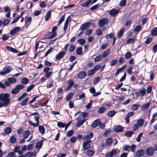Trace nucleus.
<instances>
[{
  "label": "nucleus",
  "mask_w": 157,
  "mask_h": 157,
  "mask_svg": "<svg viewBox=\"0 0 157 157\" xmlns=\"http://www.w3.org/2000/svg\"><path fill=\"white\" fill-rule=\"evenodd\" d=\"M10 95L7 93L0 94V100L6 105H8L10 102L9 99Z\"/></svg>",
  "instance_id": "nucleus-1"
},
{
  "label": "nucleus",
  "mask_w": 157,
  "mask_h": 157,
  "mask_svg": "<svg viewBox=\"0 0 157 157\" xmlns=\"http://www.w3.org/2000/svg\"><path fill=\"white\" fill-rule=\"evenodd\" d=\"M12 69L11 66H6L3 68L4 71L0 72V74L2 75L6 74L10 72Z\"/></svg>",
  "instance_id": "nucleus-2"
},
{
  "label": "nucleus",
  "mask_w": 157,
  "mask_h": 157,
  "mask_svg": "<svg viewBox=\"0 0 157 157\" xmlns=\"http://www.w3.org/2000/svg\"><path fill=\"white\" fill-rule=\"evenodd\" d=\"M108 22V19L106 18H103L98 22L99 27L101 28Z\"/></svg>",
  "instance_id": "nucleus-3"
},
{
  "label": "nucleus",
  "mask_w": 157,
  "mask_h": 157,
  "mask_svg": "<svg viewBox=\"0 0 157 157\" xmlns=\"http://www.w3.org/2000/svg\"><path fill=\"white\" fill-rule=\"evenodd\" d=\"M40 117L38 116H35L34 117V119L35 121L36 122V123H34L33 122L31 121H29V124L32 125L34 127H36L38 126L39 123V119Z\"/></svg>",
  "instance_id": "nucleus-4"
},
{
  "label": "nucleus",
  "mask_w": 157,
  "mask_h": 157,
  "mask_svg": "<svg viewBox=\"0 0 157 157\" xmlns=\"http://www.w3.org/2000/svg\"><path fill=\"white\" fill-rule=\"evenodd\" d=\"M92 142L91 140H89L85 141L83 144V146L84 150H87L90 148L89 144Z\"/></svg>",
  "instance_id": "nucleus-5"
},
{
  "label": "nucleus",
  "mask_w": 157,
  "mask_h": 157,
  "mask_svg": "<svg viewBox=\"0 0 157 157\" xmlns=\"http://www.w3.org/2000/svg\"><path fill=\"white\" fill-rule=\"evenodd\" d=\"M154 149L151 147H148L146 150L147 154L149 156L152 155L154 153Z\"/></svg>",
  "instance_id": "nucleus-6"
},
{
  "label": "nucleus",
  "mask_w": 157,
  "mask_h": 157,
  "mask_svg": "<svg viewBox=\"0 0 157 157\" xmlns=\"http://www.w3.org/2000/svg\"><path fill=\"white\" fill-rule=\"evenodd\" d=\"M119 12V10H116L115 9H113L110 11L109 14L110 15L112 16H114L118 13Z\"/></svg>",
  "instance_id": "nucleus-7"
},
{
  "label": "nucleus",
  "mask_w": 157,
  "mask_h": 157,
  "mask_svg": "<svg viewBox=\"0 0 157 157\" xmlns=\"http://www.w3.org/2000/svg\"><path fill=\"white\" fill-rule=\"evenodd\" d=\"M91 25L90 23H86L82 25L80 27V29L82 30H84L88 28L90 25Z\"/></svg>",
  "instance_id": "nucleus-8"
},
{
  "label": "nucleus",
  "mask_w": 157,
  "mask_h": 157,
  "mask_svg": "<svg viewBox=\"0 0 157 157\" xmlns=\"http://www.w3.org/2000/svg\"><path fill=\"white\" fill-rule=\"evenodd\" d=\"M144 154V152L143 150H138L134 155L135 157H140Z\"/></svg>",
  "instance_id": "nucleus-9"
},
{
  "label": "nucleus",
  "mask_w": 157,
  "mask_h": 157,
  "mask_svg": "<svg viewBox=\"0 0 157 157\" xmlns=\"http://www.w3.org/2000/svg\"><path fill=\"white\" fill-rule=\"evenodd\" d=\"M146 92V90L145 89L143 88L138 93H136V94H137V97H138L139 96L141 97H142L145 95Z\"/></svg>",
  "instance_id": "nucleus-10"
},
{
  "label": "nucleus",
  "mask_w": 157,
  "mask_h": 157,
  "mask_svg": "<svg viewBox=\"0 0 157 157\" xmlns=\"http://www.w3.org/2000/svg\"><path fill=\"white\" fill-rule=\"evenodd\" d=\"M113 130L116 132H120L122 131L123 128L121 126L117 125L113 127Z\"/></svg>",
  "instance_id": "nucleus-11"
},
{
  "label": "nucleus",
  "mask_w": 157,
  "mask_h": 157,
  "mask_svg": "<svg viewBox=\"0 0 157 157\" xmlns=\"http://www.w3.org/2000/svg\"><path fill=\"white\" fill-rule=\"evenodd\" d=\"M20 29L21 28L19 27H15L11 30L10 33L11 35H13L19 32Z\"/></svg>",
  "instance_id": "nucleus-12"
},
{
  "label": "nucleus",
  "mask_w": 157,
  "mask_h": 157,
  "mask_svg": "<svg viewBox=\"0 0 157 157\" xmlns=\"http://www.w3.org/2000/svg\"><path fill=\"white\" fill-rule=\"evenodd\" d=\"M65 55V52L62 51L60 52L57 56H56V60H59L62 58Z\"/></svg>",
  "instance_id": "nucleus-13"
},
{
  "label": "nucleus",
  "mask_w": 157,
  "mask_h": 157,
  "mask_svg": "<svg viewBox=\"0 0 157 157\" xmlns=\"http://www.w3.org/2000/svg\"><path fill=\"white\" fill-rule=\"evenodd\" d=\"M68 85L66 88V91H68L69 89L71 88L74 84V82L72 80H69L68 82Z\"/></svg>",
  "instance_id": "nucleus-14"
},
{
  "label": "nucleus",
  "mask_w": 157,
  "mask_h": 157,
  "mask_svg": "<svg viewBox=\"0 0 157 157\" xmlns=\"http://www.w3.org/2000/svg\"><path fill=\"white\" fill-rule=\"evenodd\" d=\"M86 75V73L84 71L80 72L77 75V77L79 78L82 79L84 78Z\"/></svg>",
  "instance_id": "nucleus-15"
},
{
  "label": "nucleus",
  "mask_w": 157,
  "mask_h": 157,
  "mask_svg": "<svg viewBox=\"0 0 157 157\" xmlns=\"http://www.w3.org/2000/svg\"><path fill=\"white\" fill-rule=\"evenodd\" d=\"M99 121L98 120H95L92 124L91 126L93 128L96 127L98 125Z\"/></svg>",
  "instance_id": "nucleus-16"
},
{
  "label": "nucleus",
  "mask_w": 157,
  "mask_h": 157,
  "mask_svg": "<svg viewBox=\"0 0 157 157\" xmlns=\"http://www.w3.org/2000/svg\"><path fill=\"white\" fill-rule=\"evenodd\" d=\"M126 66V65H125L122 66L121 67L117 69V70L116 73H115V75H118L120 72L121 71H123L124 69L125 68Z\"/></svg>",
  "instance_id": "nucleus-17"
},
{
  "label": "nucleus",
  "mask_w": 157,
  "mask_h": 157,
  "mask_svg": "<svg viewBox=\"0 0 157 157\" xmlns=\"http://www.w3.org/2000/svg\"><path fill=\"white\" fill-rule=\"evenodd\" d=\"M6 48L9 52L16 53L18 52V50L10 47H7Z\"/></svg>",
  "instance_id": "nucleus-18"
},
{
  "label": "nucleus",
  "mask_w": 157,
  "mask_h": 157,
  "mask_svg": "<svg viewBox=\"0 0 157 157\" xmlns=\"http://www.w3.org/2000/svg\"><path fill=\"white\" fill-rule=\"evenodd\" d=\"M38 129L40 132L42 134L45 133V129L44 127L42 125H39L38 127Z\"/></svg>",
  "instance_id": "nucleus-19"
},
{
  "label": "nucleus",
  "mask_w": 157,
  "mask_h": 157,
  "mask_svg": "<svg viewBox=\"0 0 157 157\" xmlns=\"http://www.w3.org/2000/svg\"><path fill=\"white\" fill-rule=\"evenodd\" d=\"M116 113V112L114 110H111L109 111L107 114V115L109 117H113Z\"/></svg>",
  "instance_id": "nucleus-20"
},
{
  "label": "nucleus",
  "mask_w": 157,
  "mask_h": 157,
  "mask_svg": "<svg viewBox=\"0 0 157 157\" xmlns=\"http://www.w3.org/2000/svg\"><path fill=\"white\" fill-rule=\"evenodd\" d=\"M93 136V134L92 132H90L89 134H87L84 137V140H89Z\"/></svg>",
  "instance_id": "nucleus-21"
},
{
  "label": "nucleus",
  "mask_w": 157,
  "mask_h": 157,
  "mask_svg": "<svg viewBox=\"0 0 157 157\" xmlns=\"http://www.w3.org/2000/svg\"><path fill=\"white\" fill-rule=\"evenodd\" d=\"M92 2V0H88L85 3L82 4L81 6L83 7L88 6Z\"/></svg>",
  "instance_id": "nucleus-22"
},
{
  "label": "nucleus",
  "mask_w": 157,
  "mask_h": 157,
  "mask_svg": "<svg viewBox=\"0 0 157 157\" xmlns=\"http://www.w3.org/2000/svg\"><path fill=\"white\" fill-rule=\"evenodd\" d=\"M29 82V80L26 78L24 77L22 78L21 80V83L22 84H26Z\"/></svg>",
  "instance_id": "nucleus-23"
},
{
  "label": "nucleus",
  "mask_w": 157,
  "mask_h": 157,
  "mask_svg": "<svg viewBox=\"0 0 157 157\" xmlns=\"http://www.w3.org/2000/svg\"><path fill=\"white\" fill-rule=\"evenodd\" d=\"M30 134V132L29 130L25 131L23 133V136L24 138H27Z\"/></svg>",
  "instance_id": "nucleus-24"
},
{
  "label": "nucleus",
  "mask_w": 157,
  "mask_h": 157,
  "mask_svg": "<svg viewBox=\"0 0 157 157\" xmlns=\"http://www.w3.org/2000/svg\"><path fill=\"white\" fill-rule=\"evenodd\" d=\"M86 121V119H83L82 120L78 121V122L76 124L77 127H79L82 125Z\"/></svg>",
  "instance_id": "nucleus-25"
},
{
  "label": "nucleus",
  "mask_w": 157,
  "mask_h": 157,
  "mask_svg": "<svg viewBox=\"0 0 157 157\" xmlns=\"http://www.w3.org/2000/svg\"><path fill=\"white\" fill-rule=\"evenodd\" d=\"M112 143V139L111 138H109L107 139L106 141V145L108 146H110Z\"/></svg>",
  "instance_id": "nucleus-26"
},
{
  "label": "nucleus",
  "mask_w": 157,
  "mask_h": 157,
  "mask_svg": "<svg viewBox=\"0 0 157 157\" xmlns=\"http://www.w3.org/2000/svg\"><path fill=\"white\" fill-rule=\"evenodd\" d=\"M144 123V121L143 119L138 120L137 121V124L139 126H142Z\"/></svg>",
  "instance_id": "nucleus-27"
},
{
  "label": "nucleus",
  "mask_w": 157,
  "mask_h": 157,
  "mask_svg": "<svg viewBox=\"0 0 157 157\" xmlns=\"http://www.w3.org/2000/svg\"><path fill=\"white\" fill-rule=\"evenodd\" d=\"M76 54L78 55H81L82 53V48L81 47H79L76 51Z\"/></svg>",
  "instance_id": "nucleus-28"
},
{
  "label": "nucleus",
  "mask_w": 157,
  "mask_h": 157,
  "mask_svg": "<svg viewBox=\"0 0 157 157\" xmlns=\"http://www.w3.org/2000/svg\"><path fill=\"white\" fill-rule=\"evenodd\" d=\"M29 99L28 98H26L23 100L21 103V105L23 106L27 104Z\"/></svg>",
  "instance_id": "nucleus-29"
},
{
  "label": "nucleus",
  "mask_w": 157,
  "mask_h": 157,
  "mask_svg": "<svg viewBox=\"0 0 157 157\" xmlns=\"http://www.w3.org/2000/svg\"><path fill=\"white\" fill-rule=\"evenodd\" d=\"M17 140V139L14 136H13L11 137L10 138V142L12 143H15Z\"/></svg>",
  "instance_id": "nucleus-30"
},
{
  "label": "nucleus",
  "mask_w": 157,
  "mask_h": 157,
  "mask_svg": "<svg viewBox=\"0 0 157 157\" xmlns=\"http://www.w3.org/2000/svg\"><path fill=\"white\" fill-rule=\"evenodd\" d=\"M151 34L152 35L155 36L157 35V27L154 28L151 31Z\"/></svg>",
  "instance_id": "nucleus-31"
},
{
  "label": "nucleus",
  "mask_w": 157,
  "mask_h": 157,
  "mask_svg": "<svg viewBox=\"0 0 157 157\" xmlns=\"http://www.w3.org/2000/svg\"><path fill=\"white\" fill-rule=\"evenodd\" d=\"M106 110V108L105 107H102L99 108L98 110V112L99 113H102L104 112Z\"/></svg>",
  "instance_id": "nucleus-32"
},
{
  "label": "nucleus",
  "mask_w": 157,
  "mask_h": 157,
  "mask_svg": "<svg viewBox=\"0 0 157 157\" xmlns=\"http://www.w3.org/2000/svg\"><path fill=\"white\" fill-rule=\"evenodd\" d=\"M135 41V39L134 38H131L128 39L127 41V43L128 44H131L134 43Z\"/></svg>",
  "instance_id": "nucleus-33"
},
{
  "label": "nucleus",
  "mask_w": 157,
  "mask_h": 157,
  "mask_svg": "<svg viewBox=\"0 0 157 157\" xmlns=\"http://www.w3.org/2000/svg\"><path fill=\"white\" fill-rule=\"evenodd\" d=\"M32 20V18L30 17H27L26 20V26H28L30 24Z\"/></svg>",
  "instance_id": "nucleus-34"
},
{
  "label": "nucleus",
  "mask_w": 157,
  "mask_h": 157,
  "mask_svg": "<svg viewBox=\"0 0 157 157\" xmlns=\"http://www.w3.org/2000/svg\"><path fill=\"white\" fill-rule=\"evenodd\" d=\"M51 15V13L50 11H49L46 13L45 17V20L47 21Z\"/></svg>",
  "instance_id": "nucleus-35"
},
{
  "label": "nucleus",
  "mask_w": 157,
  "mask_h": 157,
  "mask_svg": "<svg viewBox=\"0 0 157 157\" xmlns=\"http://www.w3.org/2000/svg\"><path fill=\"white\" fill-rule=\"evenodd\" d=\"M12 130L9 127L6 128L5 129L4 132L6 134H8L10 133Z\"/></svg>",
  "instance_id": "nucleus-36"
},
{
  "label": "nucleus",
  "mask_w": 157,
  "mask_h": 157,
  "mask_svg": "<svg viewBox=\"0 0 157 157\" xmlns=\"http://www.w3.org/2000/svg\"><path fill=\"white\" fill-rule=\"evenodd\" d=\"M43 141H40L37 143L36 145V147L37 148H40L42 145Z\"/></svg>",
  "instance_id": "nucleus-37"
},
{
  "label": "nucleus",
  "mask_w": 157,
  "mask_h": 157,
  "mask_svg": "<svg viewBox=\"0 0 157 157\" xmlns=\"http://www.w3.org/2000/svg\"><path fill=\"white\" fill-rule=\"evenodd\" d=\"M74 93L72 92L70 93L67 97L66 100L67 101L69 100L73 96Z\"/></svg>",
  "instance_id": "nucleus-38"
},
{
  "label": "nucleus",
  "mask_w": 157,
  "mask_h": 157,
  "mask_svg": "<svg viewBox=\"0 0 157 157\" xmlns=\"http://www.w3.org/2000/svg\"><path fill=\"white\" fill-rule=\"evenodd\" d=\"M134 133V132L132 131L127 132L125 133V135L127 136L130 137Z\"/></svg>",
  "instance_id": "nucleus-39"
},
{
  "label": "nucleus",
  "mask_w": 157,
  "mask_h": 157,
  "mask_svg": "<svg viewBox=\"0 0 157 157\" xmlns=\"http://www.w3.org/2000/svg\"><path fill=\"white\" fill-rule=\"evenodd\" d=\"M8 81L11 83H13L15 82L16 81V79L14 78L10 77L8 78Z\"/></svg>",
  "instance_id": "nucleus-40"
},
{
  "label": "nucleus",
  "mask_w": 157,
  "mask_h": 157,
  "mask_svg": "<svg viewBox=\"0 0 157 157\" xmlns=\"http://www.w3.org/2000/svg\"><path fill=\"white\" fill-rule=\"evenodd\" d=\"M57 126L61 128H63L65 126V124L61 122H59L57 123Z\"/></svg>",
  "instance_id": "nucleus-41"
},
{
  "label": "nucleus",
  "mask_w": 157,
  "mask_h": 157,
  "mask_svg": "<svg viewBox=\"0 0 157 157\" xmlns=\"http://www.w3.org/2000/svg\"><path fill=\"white\" fill-rule=\"evenodd\" d=\"M27 94L26 93H24L23 95H22L20 97H19L17 101H20L22 100L23 98H24L25 97H26L27 95Z\"/></svg>",
  "instance_id": "nucleus-42"
},
{
  "label": "nucleus",
  "mask_w": 157,
  "mask_h": 157,
  "mask_svg": "<svg viewBox=\"0 0 157 157\" xmlns=\"http://www.w3.org/2000/svg\"><path fill=\"white\" fill-rule=\"evenodd\" d=\"M94 153V151L90 150H88L86 152L87 155L89 156H92L93 155Z\"/></svg>",
  "instance_id": "nucleus-43"
},
{
  "label": "nucleus",
  "mask_w": 157,
  "mask_h": 157,
  "mask_svg": "<svg viewBox=\"0 0 157 157\" xmlns=\"http://www.w3.org/2000/svg\"><path fill=\"white\" fill-rule=\"evenodd\" d=\"M126 1L125 0H122L120 1L119 5L122 7H124L126 4Z\"/></svg>",
  "instance_id": "nucleus-44"
},
{
  "label": "nucleus",
  "mask_w": 157,
  "mask_h": 157,
  "mask_svg": "<svg viewBox=\"0 0 157 157\" xmlns=\"http://www.w3.org/2000/svg\"><path fill=\"white\" fill-rule=\"evenodd\" d=\"M75 46L72 44H70V47L69 49V50L70 52H72L75 50Z\"/></svg>",
  "instance_id": "nucleus-45"
},
{
  "label": "nucleus",
  "mask_w": 157,
  "mask_h": 157,
  "mask_svg": "<svg viewBox=\"0 0 157 157\" xmlns=\"http://www.w3.org/2000/svg\"><path fill=\"white\" fill-rule=\"evenodd\" d=\"M77 41L79 44L82 45H83L85 42V40L83 39H78Z\"/></svg>",
  "instance_id": "nucleus-46"
},
{
  "label": "nucleus",
  "mask_w": 157,
  "mask_h": 157,
  "mask_svg": "<svg viewBox=\"0 0 157 157\" xmlns=\"http://www.w3.org/2000/svg\"><path fill=\"white\" fill-rule=\"evenodd\" d=\"M132 54L130 52H128L125 54V57L126 59H129L132 56Z\"/></svg>",
  "instance_id": "nucleus-47"
},
{
  "label": "nucleus",
  "mask_w": 157,
  "mask_h": 157,
  "mask_svg": "<svg viewBox=\"0 0 157 157\" xmlns=\"http://www.w3.org/2000/svg\"><path fill=\"white\" fill-rule=\"evenodd\" d=\"M124 32V29H122L118 32L117 33V37L118 38H120L122 35L123 34V33Z\"/></svg>",
  "instance_id": "nucleus-48"
},
{
  "label": "nucleus",
  "mask_w": 157,
  "mask_h": 157,
  "mask_svg": "<svg viewBox=\"0 0 157 157\" xmlns=\"http://www.w3.org/2000/svg\"><path fill=\"white\" fill-rule=\"evenodd\" d=\"M143 133L140 132L138 135L136 141L138 142H140L141 140V137L142 136Z\"/></svg>",
  "instance_id": "nucleus-49"
},
{
  "label": "nucleus",
  "mask_w": 157,
  "mask_h": 157,
  "mask_svg": "<svg viewBox=\"0 0 157 157\" xmlns=\"http://www.w3.org/2000/svg\"><path fill=\"white\" fill-rule=\"evenodd\" d=\"M96 34L98 35H100L102 34V30L100 29H98L96 31Z\"/></svg>",
  "instance_id": "nucleus-50"
},
{
  "label": "nucleus",
  "mask_w": 157,
  "mask_h": 157,
  "mask_svg": "<svg viewBox=\"0 0 157 157\" xmlns=\"http://www.w3.org/2000/svg\"><path fill=\"white\" fill-rule=\"evenodd\" d=\"M19 92V90H18L15 87V88L13 89L11 91V93L13 94H17Z\"/></svg>",
  "instance_id": "nucleus-51"
},
{
  "label": "nucleus",
  "mask_w": 157,
  "mask_h": 157,
  "mask_svg": "<svg viewBox=\"0 0 157 157\" xmlns=\"http://www.w3.org/2000/svg\"><path fill=\"white\" fill-rule=\"evenodd\" d=\"M100 5L99 4H96L90 8V10H95L97 8L100 7Z\"/></svg>",
  "instance_id": "nucleus-52"
},
{
  "label": "nucleus",
  "mask_w": 157,
  "mask_h": 157,
  "mask_svg": "<svg viewBox=\"0 0 157 157\" xmlns=\"http://www.w3.org/2000/svg\"><path fill=\"white\" fill-rule=\"evenodd\" d=\"M15 87L18 90H19L23 89L24 87V86L21 84H19L16 86Z\"/></svg>",
  "instance_id": "nucleus-53"
},
{
  "label": "nucleus",
  "mask_w": 157,
  "mask_h": 157,
  "mask_svg": "<svg viewBox=\"0 0 157 157\" xmlns=\"http://www.w3.org/2000/svg\"><path fill=\"white\" fill-rule=\"evenodd\" d=\"M102 57L101 55H99L97 56L94 59L95 62H98L101 59H102Z\"/></svg>",
  "instance_id": "nucleus-54"
},
{
  "label": "nucleus",
  "mask_w": 157,
  "mask_h": 157,
  "mask_svg": "<svg viewBox=\"0 0 157 157\" xmlns=\"http://www.w3.org/2000/svg\"><path fill=\"white\" fill-rule=\"evenodd\" d=\"M139 106L136 104H134L131 106V108L133 110H136L137 109Z\"/></svg>",
  "instance_id": "nucleus-55"
},
{
  "label": "nucleus",
  "mask_w": 157,
  "mask_h": 157,
  "mask_svg": "<svg viewBox=\"0 0 157 157\" xmlns=\"http://www.w3.org/2000/svg\"><path fill=\"white\" fill-rule=\"evenodd\" d=\"M150 105V103H147L144 105H143L141 107V108L142 109L144 110H145L147 109L149 106Z\"/></svg>",
  "instance_id": "nucleus-56"
},
{
  "label": "nucleus",
  "mask_w": 157,
  "mask_h": 157,
  "mask_svg": "<svg viewBox=\"0 0 157 157\" xmlns=\"http://www.w3.org/2000/svg\"><path fill=\"white\" fill-rule=\"evenodd\" d=\"M109 50H108L107 51H105L103 53L102 56V57H106L109 54Z\"/></svg>",
  "instance_id": "nucleus-57"
},
{
  "label": "nucleus",
  "mask_w": 157,
  "mask_h": 157,
  "mask_svg": "<svg viewBox=\"0 0 157 157\" xmlns=\"http://www.w3.org/2000/svg\"><path fill=\"white\" fill-rule=\"evenodd\" d=\"M44 65L45 66H51L52 64V63H51L47 60H45L44 61Z\"/></svg>",
  "instance_id": "nucleus-58"
},
{
  "label": "nucleus",
  "mask_w": 157,
  "mask_h": 157,
  "mask_svg": "<svg viewBox=\"0 0 157 157\" xmlns=\"http://www.w3.org/2000/svg\"><path fill=\"white\" fill-rule=\"evenodd\" d=\"M110 153H111V154L113 156V155H114L117 154V149H114L112 150Z\"/></svg>",
  "instance_id": "nucleus-59"
},
{
  "label": "nucleus",
  "mask_w": 157,
  "mask_h": 157,
  "mask_svg": "<svg viewBox=\"0 0 157 157\" xmlns=\"http://www.w3.org/2000/svg\"><path fill=\"white\" fill-rule=\"evenodd\" d=\"M95 72V71L94 69L90 70L89 71L87 75L89 76H90L94 74Z\"/></svg>",
  "instance_id": "nucleus-60"
},
{
  "label": "nucleus",
  "mask_w": 157,
  "mask_h": 157,
  "mask_svg": "<svg viewBox=\"0 0 157 157\" xmlns=\"http://www.w3.org/2000/svg\"><path fill=\"white\" fill-rule=\"evenodd\" d=\"M141 29V26L139 25L136 26L134 29V31L135 32H139Z\"/></svg>",
  "instance_id": "nucleus-61"
},
{
  "label": "nucleus",
  "mask_w": 157,
  "mask_h": 157,
  "mask_svg": "<svg viewBox=\"0 0 157 157\" xmlns=\"http://www.w3.org/2000/svg\"><path fill=\"white\" fill-rule=\"evenodd\" d=\"M89 115V113L87 112H83L82 113V116L83 118L86 117Z\"/></svg>",
  "instance_id": "nucleus-62"
},
{
  "label": "nucleus",
  "mask_w": 157,
  "mask_h": 157,
  "mask_svg": "<svg viewBox=\"0 0 157 157\" xmlns=\"http://www.w3.org/2000/svg\"><path fill=\"white\" fill-rule=\"evenodd\" d=\"M73 133L74 131L73 130H70L67 132V135L68 137L70 136L73 135Z\"/></svg>",
  "instance_id": "nucleus-63"
},
{
  "label": "nucleus",
  "mask_w": 157,
  "mask_h": 157,
  "mask_svg": "<svg viewBox=\"0 0 157 157\" xmlns=\"http://www.w3.org/2000/svg\"><path fill=\"white\" fill-rule=\"evenodd\" d=\"M100 81V78L99 77H96L94 78V84H96Z\"/></svg>",
  "instance_id": "nucleus-64"
}]
</instances>
